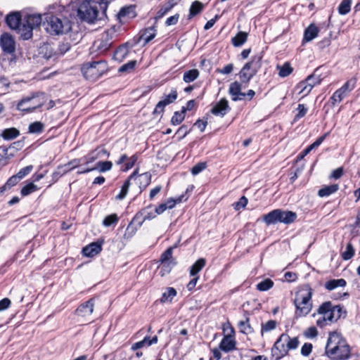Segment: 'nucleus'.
Listing matches in <instances>:
<instances>
[{"label": "nucleus", "instance_id": "f257e3e1", "mask_svg": "<svg viewBox=\"0 0 360 360\" xmlns=\"http://www.w3.org/2000/svg\"><path fill=\"white\" fill-rule=\"evenodd\" d=\"M326 355L337 360H347L350 357V347L338 333H330L325 348Z\"/></svg>", "mask_w": 360, "mask_h": 360}, {"label": "nucleus", "instance_id": "f03ea898", "mask_svg": "<svg viewBox=\"0 0 360 360\" xmlns=\"http://www.w3.org/2000/svg\"><path fill=\"white\" fill-rule=\"evenodd\" d=\"M313 290L309 284L303 285L300 287L299 292L294 300L295 306V316L297 318L305 316L309 314L312 309Z\"/></svg>", "mask_w": 360, "mask_h": 360}, {"label": "nucleus", "instance_id": "7ed1b4c3", "mask_svg": "<svg viewBox=\"0 0 360 360\" xmlns=\"http://www.w3.org/2000/svg\"><path fill=\"white\" fill-rule=\"evenodd\" d=\"M299 345L300 341L297 337L291 338L288 334L283 333L271 349L272 357L275 360H280L288 354L289 350L297 349Z\"/></svg>", "mask_w": 360, "mask_h": 360}, {"label": "nucleus", "instance_id": "20e7f679", "mask_svg": "<svg viewBox=\"0 0 360 360\" xmlns=\"http://www.w3.org/2000/svg\"><path fill=\"white\" fill-rule=\"evenodd\" d=\"M342 313L340 305H333L330 301L322 303L317 309V314L322 317L316 321V325L321 328L327 325V321L332 322L339 319Z\"/></svg>", "mask_w": 360, "mask_h": 360}, {"label": "nucleus", "instance_id": "39448f33", "mask_svg": "<svg viewBox=\"0 0 360 360\" xmlns=\"http://www.w3.org/2000/svg\"><path fill=\"white\" fill-rule=\"evenodd\" d=\"M297 217V215L295 212L276 209L263 215L262 220L267 226L278 223L290 224L295 221Z\"/></svg>", "mask_w": 360, "mask_h": 360}, {"label": "nucleus", "instance_id": "423d86ee", "mask_svg": "<svg viewBox=\"0 0 360 360\" xmlns=\"http://www.w3.org/2000/svg\"><path fill=\"white\" fill-rule=\"evenodd\" d=\"M46 30L51 35L68 33L72 30V22L68 18H60L56 15L46 17Z\"/></svg>", "mask_w": 360, "mask_h": 360}, {"label": "nucleus", "instance_id": "0eeeda50", "mask_svg": "<svg viewBox=\"0 0 360 360\" xmlns=\"http://www.w3.org/2000/svg\"><path fill=\"white\" fill-rule=\"evenodd\" d=\"M46 101V96L44 93L36 92L20 100L17 105V109L26 113L32 112L41 107Z\"/></svg>", "mask_w": 360, "mask_h": 360}, {"label": "nucleus", "instance_id": "6e6552de", "mask_svg": "<svg viewBox=\"0 0 360 360\" xmlns=\"http://www.w3.org/2000/svg\"><path fill=\"white\" fill-rule=\"evenodd\" d=\"M108 70V64L103 60L86 63L81 68L84 77L91 81H95L101 77L107 72Z\"/></svg>", "mask_w": 360, "mask_h": 360}, {"label": "nucleus", "instance_id": "1a4fd4ad", "mask_svg": "<svg viewBox=\"0 0 360 360\" xmlns=\"http://www.w3.org/2000/svg\"><path fill=\"white\" fill-rule=\"evenodd\" d=\"M263 56L258 53L253 56L251 60L246 63L239 72V78L242 83L248 84L257 74L262 67Z\"/></svg>", "mask_w": 360, "mask_h": 360}, {"label": "nucleus", "instance_id": "9d476101", "mask_svg": "<svg viewBox=\"0 0 360 360\" xmlns=\"http://www.w3.org/2000/svg\"><path fill=\"white\" fill-rule=\"evenodd\" d=\"M77 13L82 20L92 22L98 16L97 3L95 1L85 0L80 4Z\"/></svg>", "mask_w": 360, "mask_h": 360}, {"label": "nucleus", "instance_id": "9b49d317", "mask_svg": "<svg viewBox=\"0 0 360 360\" xmlns=\"http://www.w3.org/2000/svg\"><path fill=\"white\" fill-rule=\"evenodd\" d=\"M223 330L224 331L229 330V333L227 335H225L223 339L221 340L219 344L220 349L226 352L234 350L236 349V342L234 338V328L229 323H228L227 326H224Z\"/></svg>", "mask_w": 360, "mask_h": 360}, {"label": "nucleus", "instance_id": "f8f14e48", "mask_svg": "<svg viewBox=\"0 0 360 360\" xmlns=\"http://www.w3.org/2000/svg\"><path fill=\"white\" fill-rule=\"evenodd\" d=\"M178 96V94L176 90H172L171 92L167 95H164L162 97L161 101H160L153 111V114H161L164 112L165 108L172 103H174Z\"/></svg>", "mask_w": 360, "mask_h": 360}, {"label": "nucleus", "instance_id": "ddd939ff", "mask_svg": "<svg viewBox=\"0 0 360 360\" xmlns=\"http://www.w3.org/2000/svg\"><path fill=\"white\" fill-rule=\"evenodd\" d=\"M0 46L4 53L13 54L15 51V41L8 33H4L0 39Z\"/></svg>", "mask_w": 360, "mask_h": 360}, {"label": "nucleus", "instance_id": "4468645a", "mask_svg": "<svg viewBox=\"0 0 360 360\" xmlns=\"http://www.w3.org/2000/svg\"><path fill=\"white\" fill-rule=\"evenodd\" d=\"M94 298H91L86 302L81 304L75 311L76 315L85 319L88 318L94 311Z\"/></svg>", "mask_w": 360, "mask_h": 360}, {"label": "nucleus", "instance_id": "2eb2a0df", "mask_svg": "<svg viewBox=\"0 0 360 360\" xmlns=\"http://www.w3.org/2000/svg\"><path fill=\"white\" fill-rule=\"evenodd\" d=\"M112 42L108 34H102L101 39L94 41L92 49L98 51V53H103L111 46Z\"/></svg>", "mask_w": 360, "mask_h": 360}, {"label": "nucleus", "instance_id": "dca6fc26", "mask_svg": "<svg viewBox=\"0 0 360 360\" xmlns=\"http://www.w3.org/2000/svg\"><path fill=\"white\" fill-rule=\"evenodd\" d=\"M242 85L240 82L236 81L230 84L229 89V94H230L232 101H238L243 99L245 94L241 91Z\"/></svg>", "mask_w": 360, "mask_h": 360}, {"label": "nucleus", "instance_id": "f3484780", "mask_svg": "<svg viewBox=\"0 0 360 360\" xmlns=\"http://www.w3.org/2000/svg\"><path fill=\"white\" fill-rule=\"evenodd\" d=\"M150 181L151 175L148 172L139 175L137 174L132 180L139 186V193H141L150 184Z\"/></svg>", "mask_w": 360, "mask_h": 360}, {"label": "nucleus", "instance_id": "a211bd4d", "mask_svg": "<svg viewBox=\"0 0 360 360\" xmlns=\"http://www.w3.org/2000/svg\"><path fill=\"white\" fill-rule=\"evenodd\" d=\"M229 110V102L226 98L221 99L211 110V112L214 115L223 117Z\"/></svg>", "mask_w": 360, "mask_h": 360}, {"label": "nucleus", "instance_id": "6ab92c4d", "mask_svg": "<svg viewBox=\"0 0 360 360\" xmlns=\"http://www.w3.org/2000/svg\"><path fill=\"white\" fill-rule=\"evenodd\" d=\"M138 160V155L134 154L129 158L126 154H123L120 156L119 160L117 161V165H121L126 162L123 171H127L132 168Z\"/></svg>", "mask_w": 360, "mask_h": 360}, {"label": "nucleus", "instance_id": "aec40b11", "mask_svg": "<svg viewBox=\"0 0 360 360\" xmlns=\"http://www.w3.org/2000/svg\"><path fill=\"white\" fill-rule=\"evenodd\" d=\"M138 173V169H136L134 171V172L128 177V179L124 181L122 186L121 187V191L120 193L115 197L116 200H123L127 194L128 193L129 188L130 187V185L131 184V181L134 178L135 175H136Z\"/></svg>", "mask_w": 360, "mask_h": 360}, {"label": "nucleus", "instance_id": "412c9836", "mask_svg": "<svg viewBox=\"0 0 360 360\" xmlns=\"http://www.w3.org/2000/svg\"><path fill=\"white\" fill-rule=\"evenodd\" d=\"M158 338L156 335L150 338L149 336H146L141 341L134 343L131 345V349L132 351L137 350L143 347H149L152 345L156 344L158 342Z\"/></svg>", "mask_w": 360, "mask_h": 360}, {"label": "nucleus", "instance_id": "4be33fe9", "mask_svg": "<svg viewBox=\"0 0 360 360\" xmlns=\"http://www.w3.org/2000/svg\"><path fill=\"white\" fill-rule=\"evenodd\" d=\"M6 22L8 26L13 30H16L21 22V16L20 13L15 12L10 13L6 18Z\"/></svg>", "mask_w": 360, "mask_h": 360}, {"label": "nucleus", "instance_id": "5701e85b", "mask_svg": "<svg viewBox=\"0 0 360 360\" xmlns=\"http://www.w3.org/2000/svg\"><path fill=\"white\" fill-rule=\"evenodd\" d=\"M129 49L127 44L120 46L114 52L113 58L118 62H122L129 55Z\"/></svg>", "mask_w": 360, "mask_h": 360}, {"label": "nucleus", "instance_id": "b1692460", "mask_svg": "<svg viewBox=\"0 0 360 360\" xmlns=\"http://www.w3.org/2000/svg\"><path fill=\"white\" fill-rule=\"evenodd\" d=\"M319 32V28L314 24H311L304 30L303 42H309L313 40L317 37Z\"/></svg>", "mask_w": 360, "mask_h": 360}, {"label": "nucleus", "instance_id": "393cba45", "mask_svg": "<svg viewBox=\"0 0 360 360\" xmlns=\"http://www.w3.org/2000/svg\"><path fill=\"white\" fill-rule=\"evenodd\" d=\"M101 245L92 243L82 249V253L86 257H94L101 251Z\"/></svg>", "mask_w": 360, "mask_h": 360}, {"label": "nucleus", "instance_id": "a878e982", "mask_svg": "<svg viewBox=\"0 0 360 360\" xmlns=\"http://www.w3.org/2000/svg\"><path fill=\"white\" fill-rule=\"evenodd\" d=\"M15 30L24 40H27L32 37L33 30L32 29V27L27 25L25 22L22 24L20 23Z\"/></svg>", "mask_w": 360, "mask_h": 360}, {"label": "nucleus", "instance_id": "bb28decb", "mask_svg": "<svg viewBox=\"0 0 360 360\" xmlns=\"http://www.w3.org/2000/svg\"><path fill=\"white\" fill-rule=\"evenodd\" d=\"M147 209H143L139 212L136 213L133 219V221H136L139 223V225L141 226L144 221L147 219H151L155 217V214L153 213H148Z\"/></svg>", "mask_w": 360, "mask_h": 360}, {"label": "nucleus", "instance_id": "cd10ccee", "mask_svg": "<svg viewBox=\"0 0 360 360\" xmlns=\"http://www.w3.org/2000/svg\"><path fill=\"white\" fill-rule=\"evenodd\" d=\"M41 21L42 19L41 15L31 14L26 16L25 22L30 27H32V29L34 30L41 25Z\"/></svg>", "mask_w": 360, "mask_h": 360}, {"label": "nucleus", "instance_id": "c85d7f7f", "mask_svg": "<svg viewBox=\"0 0 360 360\" xmlns=\"http://www.w3.org/2000/svg\"><path fill=\"white\" fill-rule=\"evenodd\" d=\"M238 326L240 331L245 335H249L254 332L253 328L250 326L248 316H245L244 320L240 321L238 323Z\"/></svg>", "mask_w": 360, "mask_h": 360}, {"label": "nucleus", "instance_id": "c756f323", "mask_svg": "<svg viewBox=\"0 0 360 360\" xmlns=\"http://www.w3.org/2000/svg\"><path fill=\"white\" fill-rule=\"evenodd\" d=\"M347 282L344 278L331 279L325 283V288L328 290H333L338 287H345Z\"/></svg>", "mask_w": 360, "mask_h": 360}, {"label": "nucleus", "instance_id": "7c9ffc66", "mask_svg": "<svg viewBox=\"0 0 360 360\" xmlns=\"http://www.w3.org/2000/svg\"><path fill=\"white\" fill-rule=\"evenodd\" d=\"M156 35V30L153 27H148L141 32L140 40L145 44L150 41Z\"/></svg>", "mask_w": 360, "mask_h": 360}, {"label": "nucleus", "instance_id": "2f4dec72", "mask_svg": "<svg viewBox=\"0 0 360 360\" xmlns=\"http://www.w3.org/2000/svg\"><path fill=\"white\" fill-rule=\"evenodd\" d=\"M20 135V131L15 128H8L2 131L1 136L4 140L9 141L17 138Z\"/></svg>", "mask_w": 360, "mask_h": 360}, {"label": "nucleus", "instance_id": "473e14b6", "mask_svg": "<svg viewBox=\"0 0 360 360\" xmlns=\"http://www.w3.org/2000/svg\"><path fill=\"white\" fill-rule=\"evenodd\" d=\"M176 294V290L174 288L169 287L166 289V291L162 293L160 302L161 303L171 302Z\"/></svg>", "mask_w": 360, "mask_h": 360}, {"label": "nucleus", "instance_id": "72a5a7b5", "mask_svg": "<svg viewBox=\"0 0 360 360\" xmlns=\"http://www.w3.org/2000/svg\"><path fill=\"white\" fill-rule=\"evenodd\" d=\"M338 189V184H331L329 186H326L319 190L318 195L320 197H326L335 193Z\"/></svg>", "mask_w": 360, "mask_h": 360}, {"label": "nucleus", "instance_id": "f704fd0d", "mask_svg": "<svg viewBox=\"0 0 360 360\" xmlns=\"http://www.w3.org/2000/svg\"><path fill=\"white\" fill-rule=\"evenodd\" d=\"M248 39V33L245 32H239L234 37L232 38V44L236 47L241 46Z\"/></svg>", "mask_w": 360, "mask_h": 360}, {"label": "nucleus", "instance_id": "c9c22d12", "mask_svg": "<svg viewBox=\"0 0 360 360\" xmlns=\"http://www.w3.org/2000/svg\"><path fill=\"white\" fill-rule=\"evenodd\" d=\"M206 260L204 258L198 259L191 267L190 274L192 276H196L205 266Z\"/></svg>", "mask_w": 360, "mask_h": 360}, {"label": "nucleus", "instance_id": "e433bc0d", "mask_svg": "<svg viewBox=\"0 0 360 360\" xmlns=\"http://www.w3.org/2000/svg\"><path fill=\"white\" fill-rule=\"evenodd\" d=\"M200 72L197 69H192L186 71L184 73L183 80L186 83H190L195 80L199 77Z\"/></svg>", "mask_w": 360, "mask_h": 360}, {"label": "nucleus", "instance_id": "4c0bfd02", "mask_svg": "<svg viewBox=\"0 0 360 360\" xmlns=\"http://www.w3.org/2000/svg\"><path fill=\"white\" fill-rule=\"evenodd\" d=\"M277 69L279 70L278 75L281 77H286L293 71V68L288 62L285 63L283 65H277Z\"/></svg>", "mask_w": 360, "mask_h": 360}, {"label": "nucleus", "instance_id": "58836bf2", "mask_svg": "<svg viewBox=\"0 0 360 360\" xmlns=\"http://www.w3.org/2000/svg\"><path fill=\"white\" fill-rule=\"evenodd\" d=\"M203 9V4L198 1H195L192 3L190 7L189 18L199 14Z\"/></svg>", "mask_w": 360, "mask_h": 360}, {"label": "nucleus", "instance_id": "ea45409f", "mask_svg": "<svg viewBox=\"0 0 360 360\" xmlns=\"http://www.w3.org/2000/svg\"><path fill=\"white\" fill-rule=\"evenodd\" d=\"M274 286V282L270 278H265L257 284L256 288L259 291H266Z\"/></svg>", "mask_w": 360, "mask_h": 360}, {"label": "nucleus", "instance_id": "a19ab883", "mask_svg": "<svg viewBox=\"0 0 360 360\" xmlns=\"http://www.w3.org/2000/svg\"><path fill=\"white\" fill-rule=\"evenodd\" d=\"M347 94L343 90L338 89L335 91L330 97L331 103L335 105L336 103H340L342 99L346 96Z\"/></svg>", "mask_w": 360, "mask_h": 360}, {"label": "nucleus", "instance_id": "79ce46f5", "mask_svg": "<svg viewBox=\"0 0 360 360\" xmlns=\"http://www.w3.org/2000/svg\"><path fill=\"white\" fill-rule=\"evenodd\" d=\"M296 89H300L299 94L302 96L308 95L312 89L308 82L305 80L300 82L296 86Z\"/></svg>", "mask_w": 360, "mask_h": 360}, {"label": "nucleus", "instance_id": "37998d69", "mask_svg": "<svg viewBox=\"0 0 360 360\" xmlns=\"http://www.w3.org/2000/svg\"><path fill=\"white\" fill-rule=\"evenodd\" d=\"M81 162V159H74L68 162L67 164L58 166V169H64L66 172L72 170L73 169L79 167Z\"/></svg>", "mask_w": 360, "mask_h": 360}, {"label": "nucleus", "instance_id": "c03bdc74", "mask_svg": "<svg viewBox=\"0 0 360 360\" xmlns=\"http://www.w3.org/2000/svg\"><path fill=\"white\" fill-rule=\"evenodd\" d=\"M317 70V69L315 70L314 73L308 76L306 79V81L308 82L309 85L312 88L314 86L319 84L322 80L321 76L316 74Z\"/></svg>", "mask_w": 360, "mask_h": 360}, {"label": "nucleus", "instance_id": "a18cd8bd", "mask_svg": "<svg viewBox=\"0 0 360 360\" xmlns=\"http://www.w3.org/2000/svg\"><path fill=\"white\" fill-rule=\"evenodd\" d=\"M172 251L173 248L170 247L167 248L160 257V262L164 264H174L172 262Z\"/></svg>", "mask_w": 360, "mask_h": 360}, {"label": "nucleus", "instance_id": "49530a36", "mask_svg": "<svg viewBox=\"0 0 360 360\" xmlns=\"http://www.w3.org/2000/svg\"><path fill=\"white\" fill-rule=\"evenodd\" d=\"M354 248L351 243H347L345 250L342 252L341 256L343 260H349L354 255Z\"/></svg>", "mask_w": 360, "mask_h": 360}, {"label": "nucleus", "instance_id": "de8ad7c7", "mask_svg": "<svg viewBox=\"0 0 360 360\" xmlns=\"http://www.w3.org/2000/svg\"><path fill=\"white\" fill-rule=\"evenodd\" d=\"M351 0H342L338 6V12L340 15H346L351 10Z\"/></svg>", "mask_w": 360, "mask_h": 360}, {"label": "nucleus", "instance_id": "09e8293b", "mask_svg": "<svg viewBox=\"0 0 360 360\" xmlns=\"http://www.w3.org/2000/svg\"><path fill=\"white\" fill-rule=\"evenodd\" d=\"M112 163L110 161H99L96 163V169H98L100 172H105L112 169Z\"/></svg>", "mask_w": 360, "mask_h": 360}, {"label": "nucleus", "instance_id": "8fccbe9b", "mask_svg": "<svg viewBox=\"0 0 360 360\" xmlns=\"http://www.w3.org/2000/svg\"><path fill=\"white\" fill-rule=\"evenodd\" d=\"M185 118V110H181V112H175L172 117L171 123L173 125H178L182 122Z\"/></svg>", "mask_w": 360, "mask_h": 360}, {"label": "nucleus", "instance_id": "3c124183", "mask_svg": "<svg viewBox=\"0 0 360 360\" xmlns=\"http://www.w3.org/2000/svg\"><path fill=\"white\" fill-rule=\"evenodd\" d=\"M19 181L20 180L18 178V176L15 174L13 175L7 180L6 183L0 188L1 192H4V191L14 186L18 183Z\"/></svg>", "mask_w": 360, "mask_h": 360}, {"label": "nucleus", "instance_id": "603ef678", "mask_svg": "<svg viewBox=\"0 0 360 360\" xmlns=\"http://www.w3.org/2000/svg\"><path fill=\"white\" fill-rule=\"evenodd\" d=\"M118 220L119 217L116 214H112L105 217L103 221V225L106 227L115 225L118 222Z\"/></svg>", "mask_w": 360, "mask_h": 360}, {"label": "nucleus", "instance_id": "864d4df0", "mask_svg": "<svg viewBox=\"0 0 360 360\" xmlns=\"http://www.w3.org/2000/svg\"><path fill=\"white\" fill-rule=\"evenodd\" d=\"M37 189L38 188L37 185L34 183H29L22 188L20 193L22 196H27L36 191Z\"/></svg>", "mask_w": 360, "mask_h": 360}, {"label": "nucleus", "instance_id": "5fc2aeb1", "mask_svg": "<svg viewBox=\"0 0 360 360\" xmlns=\"http://www.w3.org/2000/svg\"><path fill=\"white\" fill-rule=\"evenodd\" d=\"M44 130V124L41 122H34L29 126V132L33 134H40Z\"/></svg>", "mask_w": 360, "mask_h": 360}, {"label": "nucleus", "instance_id": "6e6d98bb", "mask_svg": "<svg viewBox=\"0 0 360 360\" xmlns=\"http://www.w3.org/2000/svg\"><path fill=\"white\" fill-rule=\"evenodd\" d=\"M0 150L2 151V153H0V166H5L8 163V149L6 147L1 146L0 147Z\"/></svg>", "mask_w": 360, "mask_h": 360}, {"label": "nucleus", "instance_id": "4d7b16f0", "mask_svg": "<svg viewBox=\"0 0 360 360\" xmlns=\"http://www.w3.org/2000/svg\"><path fill=\"white\" fill-rule=\"evenodd\" d=\"M136 60H130L129 62L122 65L119 68L120 72H129L133 70L136 66Z\"/></svg>", "mask_w": 360, "mask_h": 360}, {"label": "nucleus", "instance_id": "13d9d810", "mask_svg": "<svg viewBox=\"0 0 360 360\" xmlns=\"http://www.w3.org/2000/svg\"><path fill=\"white\" fill-rule=\"evenodd\" d=\"M355 84H356V79H351L347 81L344 84V85L340 89L343 90V91L347 94V92L351 91L355 87Z\"/></svg>", "mask_w": 360, "mask_h": 360}, {"label": "nucleus", "instance_id": "bf43d9fd", "mask_svg": "<svg viewBox=\"0 0 360 360\" xmlns=\"http://www.w3.org/2000/svg\"><path fill=\"white\" fill-rule=\"evenodd\" d=\"M32 165H29L27 167H25L22 168L15 175L18 176V178L21 180L23 179L25 176L29 174L31 171L32 170Z\"/></svg>", "mask_w": 360, "mask_h": 360}, {"label": "nucleus", "instance_id": "052dcab7", "mask_svg": "<svg viewBox=\"0 0 360 360\" xmlns=\"http://www.w3.org/2000/svg\"><path fill=\"white\" fill-rule=\"evenodd\" d=\"M206 168V163L205 162H198L191 169V173L193 175H197L199 173H200L202 171H203Z\"/></svg>", "mask_w": 360, "mask_h": 360}, {"label": "nucleus", "instance_id": "680f3d73", "mask_svg": "<svg viewBox=\"0 0 360 360\" xmlns=\"http://www.w3.org/2000/svg\"><path fill=\"white\" fill-rule=\"evenodd\" d=\"M296 110L297 113L295 116V120H299L303 117L307 112V108L304 104H299Z\"/></svg>", "mask_w": 360, "mask_h": 360}, {"label": "nucleus", "instance_id": "e2e57ef3", "mask_svg": "<svg viewBox=\"0 0 360 360\" xmlns=\"http://www.w3.org/2000/svg\"><path fill=\"white\" fill-rule=\"evenodd\" d=\"M276 326V321L274 320H269L262 326V331L269 332L274 330Z\"/></svg>", "mask_w": 360, "mask_h": 360}, {"label": "nucleus", "instance_id": "0e129e2a", "mask_svg": "<svg viewBox=\"0 0 360 360\" xmlns=\"http://www.w3.org/2000/svg\"><path fill=\"white\" fill-rule=\"evenodd\" d=\"M248 204V198L245 196H242L239 200L233 204L234 209L239 210L244 208Z\"/></svg>", "mask_w": 360, "mask_h": 360}, {"label": "nucleus", "instance_id": "69168bd1", "mask_svg": "<svg viewBox=\"0 0 360 360\" xmlns=\"http://www.w3.org/2000/svg\"><path fill=\"white\" fill-rule=\"evenodd\" d=\"M174 264H164L161 263L160 269V273L162 276H165L167 274H169L172 269V267L174 266Z\"/></svg>", "mask_w": 360, "mask_h": 360}, {"label": "nucleus", "instance_id": "338daca9", "mask_svg": "<svg viewBox=\"0 0 360 360\" xmlns=\"http://www.w3.org/2000/svg\"><path fill=\"white\" fill-rule=\"evenodd\" d=\"M312 348L313 346L311 343L306 342L302 345L301 348V354L304 356H307L311 352Z\"/></svg>", "mask_w": 360, "mask_h": 360}, {"label": "nucleus", "instance_id": "774afa93", "mask_svg": "<svg viewBox=\"0 0 360 360\" xmlns=\"http://www.w3.org/2000/svg\"><path fill=\"white\" fill-rule=\"evenodd\" d=\"M67 172L64 169L59 170L58 168L57 170L52 174L53 182H56L62 176H63Z\"/></svg>", "mask_w": 360, "mask_h": 360}]
</instances>
